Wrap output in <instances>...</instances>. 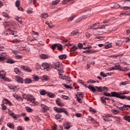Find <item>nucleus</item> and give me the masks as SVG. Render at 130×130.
Listing matches in <instances>:
<instances>
[{
    "mask_svg": "<svg viewBox=\"0 0 130 130\" xmlns=\"http://www.w3.org/2000/svg\"><path fill=\"white\" fill-rule=\"evenodd\" d=\"M87 88H88V89H89V90H90L91 92H93V93H94V92H96V89L98 90V92H105L106 91H108V88L105 86H95L94 87L91 85H89Z\"/></svg>",
    "mask_w": 130,
    "mask_h": 130,
    "instance_id": "nucleus-1",
    "label": "nucleus"
},
{
    "mask_svg": "<svg viewBox=\"0 0 130 130\" xmlns=\"http://www.w3.org/2000/svg\"><path fill=\"white\" fill-rule=\"evenodd\" d=\"M23 98L26 99L27 101H30L31 103H34L35 105H37V102H35V99L33 95H30L27 94H24L23 95Z\"/></svg>",
    "mask_w": 130,
    "mask_h": 130,
    "instance_id": "nucleus-2",
    "label": "nucleus"
},
{
    "mask_svg": "<svg viewBox=\"0 0 130 130\" xmlns=\"http://www.w3.org/2000/svg\"><path fill=\"white\" fill-rule=\"evenodd\" d=\"M104 95H105V96H107L109 97H118V95L117 94V92H111V93L105 92H104Z\"/></svg>",
    "mask_w": 130,
    "mask_h": 130,
    "instance_id": "nucleus-3",
    "label": "nucleus"
},
{
    "mask_svg": "<svg viewBox=\"0 0 130 130\" xmlns=\"http://www.w3.org/2000/svg\"><path fill=\"white\" fill-rule=\"evenodd\" d=\"M41 70H49V64L46 62H44L42 64L41 66H40Z\"/></svg>",
    "mask_w": 130,
    "mask_h": 130,
    "instance_id": "nucleus-4",
    "label": "nucleus"
},
{
    "mask_svg": "<svg viewBox=\"0 0 130 130\" xmlns=\"http://www.w3.org/2000/svg\"><path fill=\"white\" fill-rule=\"evenodd\" d=\"M8 114L11 116V117H13L14 119L15 120L18 119V117H19V114H16L13 112H12V111L9 110L8 111Z\"/></svg>",
    "mask_w": 130,
    "mask_h": 130,
    "instance_id": "nucleus-5",
    "label": "nucleus"
},
{
    "mask_svg": "<svg viewBox=\"0 0 130 130\" xmlns=\"http://www.w3.org/2000/svg\"><path fill=\"white\" fill-rule=\"evenodd\" d=\"M20 68L21 69H22V70H23L24 71H25V72H27L28 73H31L32 72L31 69L26 66L22 65L20 66Z\"/></svg>",
    "mask_w": 130,
    "mask_h": 130,
    "instance_id": "nucleus-6",
    "label": "nucleus"
},
{
    "mask_svg": "<svg viewBox=\"0 0 130 130\" xmlns=\"http://www.w3.org/2000/svg\"><path fill=\"white\" fill-rule=\"evenodd\" d=\"M15 80L18 83H21V84H23L24 82V80H23L22 77H20L19 76H16L15 78Z\"/></svg>",
    "mask_w": 130,
    "mask_h": 130,
    "instance_id": "nucleus-7",
    "label": "nucleus"
},
{
    "mask_svg": "<svg viewBox=\"0 0 130 130\" xmlns=\"http://www.w3.org/2000/svg\"><path fill=\"white\" fill-rule=\"evenodd\" d=\"M128 108H130V105H124L123 107H121L120 109L121 110H128Z\"/></svg>",
    "mask_w": 130,
    "mask_h": 130,
    "instance_id": "nucleus-8",
    "label": "nucleus"
},
{
    "mask_svg": "<svg viewBox=\"0 0 130 130\" xmlns=\"http://www.w3.org/2000/svg\"><path fill=\"white\" fill-rule=\"evenodd\" d=\"M41 58H42L43 59H47L50 57V56L49 55H47L45 54H42L40 55Z\"/></svg>",
    "mask_w": 130,
    "mask_h": 130,
    "instance_id": "nucleus-9",
    "label": "nucleus"
},
{
    "mask_svg": "<svg viewBox=\"0 0 130 130\" xmlns=\"http://www.w3.org/2000/svg\"><path fill=\"white\" fill-rule=\"evenodd\" d=\"M111 70H116L118 71H121V66L120 64L115 65L114 67H111Z\"/></svg>",
    "mask_w": 130,
    "mask_h": 130,
    "instance_id": "nucleus-10",
    "label": "nucleus"
},
{
    "mask_svg": "<svg viewBox=\"0 0 130 130\" xmlns=\"http://www.w3.org/2000/svg\"><path fill=\"white\" fill-rule=\"evenodd\" d=\"M126 94H127V93L125 91H123V92H120L119 93L117 92L118 97H116V98H119V99H120V97H123L124 96H126V95H123Z\"/></svg>",
    "mask_w": 130,
    "mask_h": 130,
    "instance_id": "nucleus-11",
    "label": "nucleus"
},
{
    "mask_svg": "<svg viewBox=\"0 0 130 130\" xmlns=\"http://www.w3.org/2000/svg\"><path fill=\"white\" fill-rule=\"evenodd\" d=\"M14 72L16 73V74L19 75L20 76H22L23 75V73L21 72V71H20L18 68H14Z\"/></svg>",
    "mask_w": 130,
    "mask_h": 130,
    "instance_id": "nucleus-12",
    "label": "nucleus"
},
{
    "mask_svg": "<svg viewBox=\"0 0 130 130\" xmlns=\"http://www.w3.org/2000/svg\"><path fill=\"white\" fill-rule=\"evenodd\" d=\"M105 100H109V99L105 96H103L101 98V101H102V103H103V104H105L106 105V101Z\"/></svg>",
    "mask_w": 130,
    "mask_h": 130,
    "instance_id": "nucleus-13",
    "label": "nucleus"
},
{
    "mask_svg": "<svg viewBox=\"0 0 130 130\" xmlns=\"http://www.w3.org/2000/svg\"><path fill=\"white\" fill-rule=\"evenodd\" d=\"M41 108L43 109V111H46L47 110H49V108L48 107V106L44 104H41Z\"/></svg>",
    "mask_w": 130,
    "mask_h": 130,
    "instance_id": "nucleus-14",
    "label": "nucleus"
},
{
    "mask_svg": "<svg viewBox=\"0 0 130 130\" xmlns=\"http://www.w3.org/2000/svg\"><path fill=\"white\" fill-rule=\"evenodd\" d=\"M56 103L58 106H60L61 107H62L63 106V104L61 103V102L60 101V99H57L56 100Z\"/></svg>",
    "mask_w": 130,
    "mask_h": 130,
    "instance_id": "nucleus-15",
    "label": "nucleus"
},
{
    "mask_svg": "<svg viewBox=\"0 0 130 130\" xmlns=\"http://www.w3.org/2000/svg\"><path fill=\"white\" fill-rule=\"evenodd\" d=\"M54 110L56 111L58 113H61L63 111V108H58L56 107L54 108Z\"/></svg>",
    "mask_w": 130,
    "mask_h": 130,
    "instance_id": "nucleus-16",
    "label": "nucleus"
},
{
    "mask_svg": "<svg viewBox=\"0 0 130 130\" xmlns=\"http://www.w3.org/2000/svg\"><path fill=\"white\" fill-rule=\"evenodd\" d=\"M89 16H90V15L82 16L81 17L77 19L76 22H81V21H82V20H83V19H85L86 17H89Z\"/></svg>",
    "mask_w": 130,
    "mask_h": 130,
    "instance_id": "nucleus-17",
    "label": "nucleus"
},
{
    "mask_svg": "<svg viewBox=\"0 0 130 130\" xmlns=\"http://www.w3.org/2000/svg\"><path fill=\"white\" fill-rule=\"evenodd\" d=\"M97 26H99V23H94L92 25H91L89 29H94V30H97Z\"/></svg>",
    "mask_w": 130,
    "mask_h": 130,
    "instance_id": "nucleus-18",
    "label": "nucleus"
},
{
    "mask_svg": "<svg viewBox=\"0 0 130 130\" xmlns=\"http://www.w3.org/2000/svg\"><path fill=\"white\" fill-rule=\"evenodd\" d=\"M63 5H67V4H73L74 1L73 0H63L62 1Z\"/></svg>",
    "mask_w": 130,
    "mask_h": 130,
    "instance_id": "nucleus-19",
    "label": "nucleus"
},
{
    "mask_svg": "<svg viewBox=\"0 0 130 130\" xmlns=\"http://www.w3.org/2000/svg\"><path fill=\"white\" fill-rule=\"evenodd\" d=\"M57 48L59 51H62L63 50V48H62V45L60 44H57Z\"/></svg>",
    "mask_w": 130,
    "mask_h": 130,
    "instance_id": "nucleus-20",
    "label": "nucleus"
},
{
    "mask_svg": "<svg viewBox=\"0 0 130 130\" xmlns=\"http://www.w3.org/2000/svg\"><path fill=\"white\" fill-rule=\"evenodd\" d=\"M109 25L104 24L103 25H100L97 27V29H107V27H108Z\"/></svg>",
    "mask_w": 130,
    "mask_h": 130,
    "instance_id": "nucleus-21",
    "label": "nucleus"
},
{
    "mask_svg": "<svg viewBox=\"0 0 130 130\" xmlns=\"http://www.w3.org/2000/svg\"><path fill=\"white\" fill-rule=\"evenodd\" d=\"M58 57L59 59L63 60V59H66L67 57H68V55H67V54H63L59 55Z\"/></svg>",
    "mask_w": 130,
    "mask_h": 130,
    "instance_id": "nucleus-22",
    "label": "nucleus"
},
{
    "mask_svg": "<svg viewBox=\"0 0 130 130\" xmlns=\"http://www.w3.org/2000/svg\"><path fill=\"white\" fill-rule=\"evenodd\" d=\"M6 76V72L4 71H2L0 72V78L1 79H5V77Z\"/></svg>",
    "mask_w": 130,
    "mask_h": 130,
    "instance_id": "nucleus-23",
    "label": "nucleus"
},
{
    "mask_svg": "<svg viewBox=\"0 0 130 130\" xmlns=\"http://www.w3.org/2000/svg\"><path fill=\"white\" fill-rule=\"evenodd\" d=\"M47 96H48L49 98H54V97H55V94L53 93L48 92Z\"/></svg>",
    "mask_w": 130,
    "mask_h": 130,
    "instance_id": "nucleus-24",
    "label": "nucleus"
},
{
    "mask_svg": "<svg viewBox=\"0 0 130 130\" xmlns=\"http://www.w3.org/2000/svg\"><path fill=\"white\" fill-rule=\"evenodd\" d=\"M54 69H56V70H57V69H59L60 68V64L58 62L55 63L54 65L53 66Z\"/></svg>",
    "mask_w": 130,
    "mask_h": 130,
    "instance_id": "nucleus-25",
    "label": "nucleus"
},
{
    "mask_svg": "<svg viewBox=\"0 0 130 130\" xmlns=\"http://www.w3.org/2000/svg\"><path fill=\"white\" fill-rule=\"evenodd\" d=\"M48 92L46 91L45 90L43 89L40 91V93L41 95H43V96H44V95H47V93Z\"/></svg>",
    "mask_w": 130,
    "mask_h": 130,
    "instance_id": "nucleus-26",
    "label": "nucleus"
},
{
    "mask_svg": "<svg viewBox=\"0 0 130 130\" xmlns=\"http://www.w3.org/2000/svg\"><path fill=\"white\" fill-rule=\"evenodd\" d=\"M87 53H95V52H98V50H93L90 49L87 50Z\"/></svg>",
    "mask_w": 130,
    "mask_h": 130,
    "instance_id": "nucleus-27",
    "label": "nucleus"
},
{
    "mask_svg": "<svg viewBox=\"0 0 130 130\" xmlns=\"http://www.w3.org/2000/svg\"><path fill=\"white\" fill-rule=\"evenodd\" d=\"M24 82L25 84H31L32 83V80L29 78H26L24 80Z\"/></svg>",
    "mask_w": 130,
    "mask_h": 130,
    "instance_id": "nucleus-28",
    "label": "nucleus"
},
{
    "mask_svg": "<svg viewBox=\"0 0 130 130\" xmlns=\"http://www.w3.org/2000/svg\"><path fill=\"white\" fill-rule=\"evenodd\" d=\"M71 36H73L74 35H79V31L78 30H73L71 33Z\"/></svg>",
    "mask_w": 130,
    "mask_h": 130,
    "instance_id": "nucleus-29",
    "label": "nucleus"
},
{
    "mask_svg": "<svg viewBox=\"0 0 130 130\" xmlns=\"http://www.w3.org/2000/svg\"><path fill=\"white\" fill-rule=\"evenodd\" d=\"M107 117H113L112 115L110 114H108L105 116V117H103V119L104 120H105V121H107Z\"/></svg>",
    "mask_w": 130,
    "mask_h": 130,
    "instance_id": "nucleus-30",
    "label": "nucleus"
},
{
    "mask_svg": "<svg viewBox=\"0 0 130 130\" xmlns=\"http://www.w3.org/2000/svg\"><path fill=\"white\" fill-rule=\"evenodd\" d=\"M76 97H77V99L78 98H81V99H83V93H77V94H76Z\"/></svg>",
    "mask_w": 130,
    "mask_h": 130,
    "instance_id": "nucleus-31",
    "label": "nucleus"
},
{
    "mask_svg": "<svg viewBox=\"0 0 130 130\" xmlns=\"http://www.w3.org/2000/svg\"><path fill=\"white\" fill-rule=\"evenodd\" d=\"M13 97H14V98H16V99H17L19 101L22 100V98L20 96L18 95L17 94H14Z\"/></svg>",
    "mask_w": 130,
    "mask_h": 130,
    "instance_id": "nucleus-32",
    "label": "nucleus"
},
{
    "mask_svg": "<svg viewBox=\"0 0 130 130\" xmlns=\"http://www.w3.org/2000/svg\"><path fill=\"white\" fill-rule=\"evenodd\" d=\"M15 19L17 21V22H18V23H20V24H22V23H23V21H22V17L15 18Z\"/></svg>",
    "mask_w": 130,
    "mask_h": 130,
    "instance_id": "nucleus-33",
    "label": "nucleus"
},
{
    "mask_svg": "<svg viewBox=\"0 0 130 130\" xmlns=\"http://www.w3.org/2000/svg\"><path fill=\"white\" fill-rule=\"evenodd\" d=\"M41 18H43V19H46V18H47L48 17V14L47 13H43L41 15Z\"/></svg>",
    "mask_w": 130,
    "mask_h": 130,
    "instance_id": "nucleus-34",
    "label": "nucleus"
},
{
    "mask_svg": "<svg viewBox=\"0 0 130 130\" xmlns=\"http://www.w3.org/2000/svg\"><path fill=\"white\" fill-rule=\"evenodd\" d=\"M64 128H66L67 129H70L71 128V125H70L69 122H67L65 124V127Z\"/></svg>",
    "mask_w": 130,
    "mask_h": 130,
    "instance_id": "nucleus-35",
    "label": "nucleus"
},
{
    "mask_svg": "<svg viewBox=\"0 0 130 130\" xmlns=\"http://www.w3.org/2000/svg\"><path fill=\"white\" fill-rule=\"evenodd\" d=\"M120 99H126V100H128L130 101V95L129 96H124L120 97Z\"/></svg>",
    "mask_w": 130,
    "mask_h": 130,
    "instance_id": "nucleus-36",
    "label": "nucleus"
},
{
    "mask_svg": "<svg viewBox=\"0 0 130 130\" xmlns=\"http://www.w3.org/2000/svg\"><path fill=\"white\" fill-rule=\"evenodd\" d=\"M7 126H8V127H10V128H13V129L14 128V124L12 123H10V122L8 123H7Z\"/></svg>",
    "mask_w": 130,
    "mask_h": 130,
    "instance_id": "nucleus-37",
    "label": "nucleus"
},
{
    "mask_svg": "<svg viewBox=\"0 0 130 130\" xmlns=\"http://www.w3.org/2000/svg\"><path fill=\"white\" fill-rule=\"evenodd\" d=\"M62 117L61 114H57L55 115V119H60Z\"/></svg>",
    "mask_w": 130,
    "mask_h": 130,
    "instance_id": "nucleus-38",
    "label": "nucleus"
},
{
    "mask_svg": "<svg viewBox=\"0 0 130 130\" xmlns=\"http://www.w3.org/2000/svg\"><path fill=\"white\" fill-rule=\"evenodd\" d=\"M124 118L125 120H126V121H128V122H130V116L128 115L124 116Z\"/></svg>",
    "mask_w": 130,
    "mask_h": 130,
    "instance_id": "nucleus-39",
    "label": "nucleus"
},
{
    "mask_svg": "<svg viewBox=\"0 0 130 130\" xmlns=\"http://www.w3.org/2000/svg\"><path fill=\"white\" fill-rule=\"evenodd\" d=\"M111 46H112L111 44H106V45H104V48H106V49H107L108 48H110Z\"/></svg>",
    "mask_w": 130,
    "mask_h": 130,
    "instance_id": "nucleus-40",
    "label": "nucleus"
},
{
    "mask_svg": "<svg viewBox=\"0 0 130 130\" xmlns=\"http://www.w3.org/2000/svg\"><path fill=\"white\" fill-rule=\"evenodd\" d=\"M2 16H3V17H5V18H8V19H9V18H10L9 14H8V13H7L6 12H3Z\"/></svg>",
    "mask_w": 130,
    "mask_h": 130,
    "instance_id": "nucleus-41",
    "label": "nucleus"
},
{
    "mask_svg": "<svg viewBox=\"0 0 130 130\" xmlns=\"http://www.w3.org/2000/svg\"><path fill=\"white\" fill-rule=\"evenodd\" d=\"M25 109L27 112H32L33 111V109L29 107H26Z\"/></svg>",
    "mask_w": 130,
    "mask_h": 130,
    "instance_id": "nucleus-42",
    "label": "nucleus"
},
{
    "mask_svg": "<svg viewBox=\"0 0 130 130\" xmlns=\"http://www.w3.org/2000/svg\"><path fill=\"white\" fill-rule=\"evenodd\" d=\"M43 80H44V81H48L49 80V77L47 75H44L43 76Z\"/></svg>",
    "mask_w": 130,
    "mask_h": 130,
    "instance_id": "nucleus-43",
    "label": "nucleus"
},
{
    "mask_svg": "<svg viewBox=\"0 0 130 130\" xmlns=\"http://www.w3.org/2000/svg\"><path fill=\"white\" fill-rule=\"evenodd\" d=\"M60 2V0H55L52 2V5H53L54 6H56V5H57V4H58V3H59Z\"/></svg>",
    "mask_w": 130,
    "mask_h": 130,
    "instance_id": "nucleus-44",
    "label": "nucleus"
},
{
    "mask_svg": "<svg viewBox=\"0 0 130 130\" xmlns=\"http://www.w3.org/2000/svg\"><path fill=\"white\" fill-rule=\"evenodd\" d=\"M50 47L52 50H54L57 47V44H54Z\"/></svg>",
    "mask_w": 130,
    "mask_h": 130,
    "instance_id": "nucleus-45",
    "label": "nucleus"
},
{
    "mask_svg": "<svg viewBox=\"0 0 130 130\" xmlns=\"http://www.w3.org/2000/svg\"><path fill=\"white\" fill-rule=\"evenodd\" d=\"M9 89H10V90H12V91H13V92H15V91L16 90V89H17V87H16L15 86H9Z\"/></svg>",
    "mask_w": 130,
    "mask_h": 130,
    "instance_id": "nucleus-46",
    "label": "nucleus"
},
{
    "mask_svg": "<svg viewBox=\"0 0 130 130\" xmlns=\"http://www.w3.org/2000/svg\"><path fill=\"white\" fill-rule=\"evenodd\" d=\"M128 82L127 81L122 82L119 83L120 86H125V85H127Z\"/></svg>",
    "mask_w": 130,
    "mask_h": 130,
    "instance_id": "nucleus-47",
    "label": "nucleus"
},
{
    "mask_svg": "<svg viewBox=\"0 0 130 130\" xmlns=\"http://www.w3.org/2000/svg\"><path fill=\"white\" fill-rule=\"evenodd\" d=\"M61 98H62V99H64V100H68L69 99H70V97L67 95H62L61 96Z\"/></svg>",
    "mask_w": 130,
    "mask_h": 130,
    "instance_id": "nucleus-48",
    "label": "nucleus"
},
{
    "mask_svg": "<svg viewBox=\"0 0 130 130\" xmlns=\"http://www.w3.org/2000/svg\"><path fill=\"white\" fill-rule=\"evenodd\" d=\"M75 17H76V15H73L72 17H70L68 19V22H70V21H73V20H74V19H75Z\"/></svg>",
    "mask_w": 130,
    "mask_h": 130,
    "instance_id": "nucleus-49",
    "label": "nucleus"
},
{
    "mask_svg": "<svg viewBox=\"0 0 130 130\" xmlns=\"http://www.w3.org/2000/svg\"><path fill=\"white\" fill-rule=\"evenodd\" d=\"M7 61L8 62V63H15V60H13L12 59H9Z\"/></svg>",
    "mask_w": 130,
    "mask_h": 130,
    "instance_id": "nucleus-50",
    "label": "nucleus"
},
{
    "mask_svg": "<svg viewBox=\"0 0 130 130\" xmlns=\"http://www.w3.org/2000/svg\"><path fill=\"white\" fill-rule=\"evenodd\" d=\"M100 76H101L102 77H103V78H106V77H107V75L104 73L103 72H102L100 73Z\"/></svg>",
    "mask_w": 130,
    "mask_h": 130,
    "instance_id": "nucleus-51",
    "label": "nucleus"
},
{
    "mask_svg": "<svg viewBox=\"0 0 130 130\" xmlns=\"http://www.w3.org/2000/svg\"><path fill=\"white\" fill-rule=\"evenodd\" d=\"M13 43H20V42H21V41H20L19 40H18V39H15V40H14L13 41H12Z\"/></svg>",
    "mask_w": 130,
    "mask_h": 130,
    "instance_id": "nucleus-52",
    "label": "nucleus"
},
{
    "mask_svg": "<svg viewBox=\"0 0 130 130\" xmlns=\"http://www.w3.org/2000/svg\"><path fill=\"white\" fill-rule=\"evenodd\" d=\"M9 100H8L7 99H4L3 100V103L4 104H8V102H9Z\"/></svg>",
    "mask_w": 130,
    "mask_h": 130,
    "instance_id": "nucleus-53",
    "label": "nucleus"
},
{
    "mask_svg": "<svg viewBox=\"0 0 130 130\" xmlns=\"http://www.w3.org/2000/svg\"><path fill=\"white\" fill-rule=\"evenodd\" d=\"M77 49H78V47H77L76 46H73L72 47L71 50L72 51H74L75 52L76 50H77Z\"/></svg>",
    "mask_w": 130,
    "mask_h": 130,
    "instance_id": "nucleus-54",
    "label": "nucleus"
},
{
    "mask_svg": "<svg viewBox=\"0 0 130 130\" xmlns=\"http://www.w3.org/2000/svg\"><path fill=\"white\" fill-rule=\"evenodd\" d=\"M124 41L125 42V43H127V42H129L130 41V38L129 37H127V38H124Z\"/></svg>",
    "mask_w": 130,
    "mask_h": 130,
    "instance_id": "nucleus-55",
    "label": "nucleus"
},
{
    "mask_svg": "<svg viewBox=\"0 0 130 130\" xmlns=\"http://www.w3.org/2000/svg\"><path fill=\"white\" fill-rule=\"evenodd\" d=\"M121 9H122L123 10H130V7H128V6L123 7H121Z\"/></svg>",
    "mask_w": 130,
    "mask_h": 130,
    "instance_id": "nucleus-56",
    "label": "nucleus"
},
{
    "mask_svg": "<svg viewBox=\"0 0 130 130\" xmlns=\"http://www.w3.org/2000/svg\"><path fill=\"white\" fill-rule=\"evenodd\" d=\"M89 111H90V112H94V113H96V112H97V111H96L95 110H94L92 108H89Z\"/></svg>",
    "mask_w": 130,
    "mask_h": 130,
    "instance_id": "nucleus-57",
    "label": "nucleus"
},
{
    "mask_svg": "<svg viewBox=\"0 0 130 130\" xmlns=\"http://www.w3.org/2000/svg\"><path fill=\"white\" fill-rule=\"evenodd\" d=\"M2 110H7V107L4 104L2 105Z\"/></svg>",
    "mask_w": 130,
    "mask_h": 130,
    "instance_id": "nucleus-58",
    "label": "nucleus"
},
{
    "mask_svg": "<svg viewBox=\"0 0 130 130\" xmlns=\"http://www.w3.org/2000/svg\"><path fill=\"white\" fill-rule=\"evenodd\" d=\"M15 5H16V7H19L20 6V1H19V0L16 1Z\"/></svg>",
    "mask_w": 130,
    "mask_h": 130,
    "instance_id": "nucleus-59",
    "label": "nucleus"
},
{
    "mask_svg": "<svg viewBox=\"0 0 130 130\" xmlns=\"http://www.w3.org/2000/svg\"><path fill=\"white\" fill-rule=\"evenodd\" d=\"M82 48L83 49H91V48H92V46H86L84 47H82Z\"/></svg>",
    "mask_w": 130,
    "mask_h": 130,
    "instance_id": "nucleus-60",
    "label": "nucleus"
},
{
    "mask_svg": "<svg viewBox=\"0 0 130 130\" xmlns=\"http://www.w3.org/2000/svg\"><path fill=\"white\" fill-rule=\"evenodd\" d=\"M87 83H91V84H93V83H96V81L94 80L90 79L87 82Z\"/></svg>",
    "mask_w": 130,
    "mask_h": 130,
    "instance_id": "nucleus-61",
    "label": "nucleus"
},
{
    "mask_svg": "<svg viewBox=\"0 0 130 130\" xmlns=\"http://www.w3.org/2000/svg\"><path fill=\"white\" fill-rule=\"evenodd\" d=\"M120 71H122V72H127V68H122V67H121V69Z\"/></svg>",
    "mask_w": 130,
    "mask_h": 130,
    "instance_id": "nucleus-62",
    "label": "nucleus"
},
{
    "mask_svg": "<svg viewBox=\"0 0 130 130\" xmlns=\"http://www.w3.org/2000/svg\"><path fill=\"white\" fill-rule=\"evenodd\" d=\"M83 44L82 43H79L78 44V47H79V48H83Z\"/></svg>",
    "mask_w": 130,
    "mask_h": 130,
    "instance_id": "nucleus-63",
    "label": "nucleus"
},
{
    "mask_svg": "<svg viewBox=\"0 0 130 130\" xmlns=\"http://www.w3.org/2000/svg\"><path fill=\"white\" fill-rule=\"evenodd\" d=\"M24 119L25 121H29V120H30V118H29V117H27V116L24 117Z\"/></svg>",
    "mask_w": 130,
    "mask_h": 130,
    "instance_id": "nucleus-64",
    "label": "nucleus"
}]
</instances>
